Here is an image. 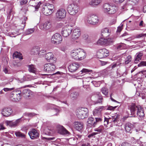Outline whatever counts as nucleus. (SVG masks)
<instances>
[{"label": "nucleus", "instance_id": "obj_1", "mask_svg": "<svg viewBox=\"0 0 146 146\" xmlns=\"http://www.w3.org/2000/svg\"><path fill=\"white\" fill-rule=\"evenodd\" d=\"M71 55L74 59L77 60H81L86 58V53L83 49L79 48L72 51Z\"/></svg>", "mask_w": 146, "mask_h": 146}, {"label": "nucleus", "instance_id": "obj_2", "mask_svg": "<svg viewBox=\"0 0 146 146\" xmlns=\"http://www.w3.org/2000/svg\"><path fill=\"white\" fill-rule=\"evenodd\" d=\"M115 40V38L113 36L106 38H101L98 40L97 44L100 45H109L113 43Z\"/></svg>", "mask_w": 146, "mask_h": 146}, {"label": "nucleus", "instance_id": "obj_3", "mask_svg": "<svg viewBox=\"0 0 146 146\" xmlns=\"http://www.w3.org/2000/svg\"><path fill=\"white\" fill-rule=\"evenodd\" d=\"M84 20L85 22L87 23L93 25L98 24L100 21L98 17L94 14L89 15Z\"/></svg>", "mask_w": 146, "mask_h": 146}, {"label": "nucleus", "instance_id": "obj_4", "mask_svg": "<svg viewBox=\"0 0 146 146\" xmlns=\"http://www.w3.org/2000/svg\"><path fill=\"white\" fill-rule=\"evenodd\" d=\"M54 7L52 4H47L44 6L42 9V13L45 15H51L54 11Z\"/></svg>", "mask_w": 146, "mask_h": 146}, {"label": "nucleus", "instance_id": "obj_5", "mask_svg": "<svg viewBox=\"0 0 146 146\" xmlns=\"http://www.w3.org/2000/svg\"><path fill=\"white\" fill-rule=\"evenodd\" d=\"M88 110L86 108H81L78 110L76 112L78 117L80 119H84L88 115Z\"/></svg>", "mask_w": 146, "mask_h": 146}, {"label": "nucleus", "instance_id": "obj_6", "mask_svg": "<svg viewBox=\"0 0 146 146\" xmlns=\"http://www.w3.org/2000/svg\"><path fill=\"white\" fill-rule=\"evenodd\" d=\"M67 9L70 15H75L79 11V8L77 5L72 4L69 5Z\"/></svg>", "mask_w": 146, "mask_h": 146}, {"label": "nucleus", "instance_id": "obj_7", "mask_svg": "<svg viewBox=\"0 0 146 146\" xmlns=\"http://www.w3.org/2000/svg\"><path fill=\"white\" fill-rule=\"evenodd\" d=\"M62 40V36L60 34L58 33H56L54 35L51 39V43L56 44L60 43Z\"/></svg>", "mask_w": 146, "mask_h": 146}, {"label": "nucleus", "instance_id": "obj_8", "mask_svg": "<svg viewBox=\"0 0 146 146\" xmlns=\"http://www.w3.org/2000/svg\"><path fill=\"white\" fill-rule=\"evenodd\" d=\"M55 14L56 19L60 21L66 17V11L64 9H60L57 10Z\"/></svg>", "mask_w": 146, "mask_h": 146}, {"label": "nucleus", "instance_id": "obj_9", "mask_svg": "<svg viewBox=\"0 0 146 146\" xmlns=\"http://www.w3.org/2000/svg\"><path fill=\"white\" fill-rule=\"evenodd\" d=\"M72 29L73 27L71 25H66L62 29V34L64 37H67L71 34Z\"/></svg>", "mask_w": 146, "mask_h": 146}, {"label": "nucleus", "instance_id": "obj_10", "mask_svg": "<svg viewBox=\"0 0 146 146\" xmlns=\"http://www.w3.org/2000/svg\"><path fill=\"white\" fill-rule=\"evenodd\" d=\"M109 51L106 48L100 49L97 52L98 57L102 58L106 57L109 55Z\"/></svg>", "mask_w": 146, "mask_h": 146}, {"label": "nucleus", "instance_id": "obj_11", "mask_svg": "<svg viewBox=\"0 0 146 146\" xmlns=\"http://www.w3.org/2000/svg\"><path fill=\"white\" fill-rule=\"evenodd\" d=\"M56 68L55 65L53 64L48 63L44 65V70L48 73H51L53 72Z\"/></svg>", "mask_w": 146, "mask_h": 146}, {"label": "nucleus", "instance_id": "obj_12", "mask_svg": "<svg viewBox=\"0 0 146 146\" xmlns=\"http://www.w3.org/2000/svg\"><path fill=\"white\" fill-rule=\"evenodd\" d=\"M92 100L95 104L102 103L103 98L101 94L98 93L97 94L92 96L91 97Z\"/></svg>", "mask_w": 146, "mask_h": 146}, {"label": "nucleus", "instance_id": "obj_13", "mask_svg": "<svg viewBox=\"0 0 146 146\" xmlns=\"http://www.w3.org/2000/svg\"><path fill=\"white\" fill-rule=\"evenodd\" d=\"M45 59L48 61L53 63L56 62V58L54 57V56L52 52L47 53L44 56Z\"/></svg>", "mask_w": 146, "mask_h": 146}, {"label": "nucleus", "instance_id": "obj_14", "mask_svg": "<svg viewBox=\"0 0 146 146\" xmlns=\"http://www.w3.org/2000/svg\"><path fill=\"white\" fill-rule=\"evenodd\" d=\"M28 134L30 138L33 139L38 138L39 136V131L35 129H31L29 132Z\"/></svg>", "mask_w": 146, "mask_h": 146}, {"label": "nucleus", "instance_id": "obj_15", "mask_svg": "<svg viewBox=\"0 0 146 146\" xmlns=\"http://www.w3.org/2000/svg\"><path fill=\"white\" fill-rule=\"evenodd\" d=\"M139 0H129L127 3L123 6V9H131L132 7H130V5L133 6L135 5L138 1Z\"/></svg>", "mask_w": 146, "mask_h": 146}, {"label": "nucleus", "instance_id": "obj_16", "mask_svg": "<svg viewBox=\"0 0 146 146\" xmlns=\"http://www.w3.org/2000/svg\"><path fill=\"white\" fill-rule=\"evenodd\" d=\"M106 109L104 106H102L96 108L93 111V114L94 116L100 117L101 116V112Z\"/></svg>", "mask_w": 146, "mask_h": 146}, {"label": "nucleus", "instance_id": "obj_17", "mask_svg": "<svg viewBox=\"0 0 146 146\" xmlns=\"http://www.w3.org/2000/svg\"><path fill=\"white\" fill-rule=\"evenodd\" d=\"M139 105H136L134 103H132L128 106V109L130 110L131 115L132 117H134L136 114V111L137 110V107Z\"/></svg>", "mask_w": 146, "mask_h": 146}, {"label": "nucleus", "instance_id": "obj_18", "mask_svg": "<svg viewBox=\"0 0 146 146\" xmlns=\"http://www.w3.org/2000/svg\"><path fill=\"white\" fill-rule=\"evenodd\" d=\"M13 112V110L10 107L5 108L2 111V114L4 116L8 117L11 115Z\"/></svg>", "mask_w": 146, "mask_h": 146}, {"label": "nucleus", "instance_id": "obj_19", "mask_svg": "<svg viewBox=\"0 0 146 146\" xmlns=\"http://www.w3.org/2000/svg\"><path fill=\"white\" fill-rule=\"evenodd\" d=\"M79 66V64L78 62H74L69 65V70L71 72H74L77 70Z\"/></svg>", "mask_w": 146, "mask_h": 146}, {"label": "nucleus", "instance_id": "obj_20", "mask_svg": "<svg viewBox=\"0 0 146 146\" xmlns=\"http://www.w3.org/2000/svg\"><path fill=\"white\" fill-rule=\"evenodd\" d=\"M80 30L79 28L77 27L74 29L72 34V38L74 39L78 38L80 35Z\"/></svg>", "mask_w": 146, "mask_h": 146}, {"label": "nucleus", "instance_id": "obj_21", "mask_svg": "<svg viewBox=\"0 0 146 146\" xmlns=\"http://www.w3.org/2000/svg\"><path fill=\"white\" fill-rule=\"evenodd\" d=\"M137 117L141 119L143 118L145 114L143 108L140 106H138L137 107Z\"/></svg>", "mask_w": 146, "mask_h": 146}, {"label": "nucleus", "instance_id": "obj_22", "mask_svg": "<svg viewBox=\"0 0 146 146\" xmlns=\"http://www.w3.org/2000/svg\"><path fill=\"white\" fill-rule=\"evenodd\" d=\"M117 115H115L111 117L108 118V121L109 123H111L112 125H117V120L118 118Z\"/></svg>", "mask_w": 146, "mask_h": 146}, {"label": "nucleus", "instance_id": "obj_23", "mask_svg": "<svg viewBox=\"0 0 146 146\" xmlns=\"http://www.w3.org/2000/svg\"><path fill=\"white\" fill-rule=\"evenodd\" d=\"M51 27V23L49 21H47L44 23L40 25V29L43 30H46L48 29Z\"/></svg>", "mask_w": 146, "mask_h": 146}, {"label": "nucleus", "instance_id": "obj_24", "mask_svg": "<svg viewBox=\"0 0 146 146\" xmlns=\"http://www.w3.org/2000/svg\"><path fill=\"white\" fill-rule=\"evenodd\" d=\"M57 128L58 132L61 134L68 135L70 134V132L62 125H58Z\"/></svg>", "mask_w": 146, "mask_h": 146}, {"label": "nucleus", "instance_id": "obj_25", "mask_svg": "<svg viewBox=\"0 0 146 146\" xmlns=\"http://www.w3.org/2000/svg\"><path fill=\"white\" fill-rule=\"evenodd\" d=\"M21 119H19L15 121H7L6 122V124L11 127H15L17 126L21 121Z\"/></svg>", "mask_w": 146, "mask_h": 146}, {"label": "nucleus", "instance_id": "obj_26", "mask_svg": "<svg viewBox=\"0 0 146 146\" xmlns=\"http://www.w3.org/2000/svg\"><path fill=\"white\" fill-rule=\"evenodd\" d=\"M102 1V0H91L89 4L91 7H96L100 5Z\"/></svg>", "mask_w": 146, "mask_h": 146}, {"label": "nucleus", "instance_id": "obj_27", "mask_svg": "<svg viewBox=\"0 0 146 146\" xmlns=\"http://www.w3.org/2000/svg\"><path fill=\"white\" fill-rule=\"evenodd\" d=\"M74 127L76 130L79 131L83 128V124L80 122L75 121L74 123Z\"/></svg>", "mask_w": 146, "mask_h": 146}, {"label": "nucleus", "instance_id": "obj_28", "mask_svg": "<svg viewBox=\"0 0 146 146\" xmlns=\"http://www.w3.org/2000/svg\"><path fill=\"white\" fill-rule=\"evenodd\" d=\"M101 34L104 37H107V36H109L110 35V33L108 29L106 28L102 29Z\"/></svg>", "mask_w": 146, "mask_h": 146}, {"label": "nucleus", "instance_id": "obj_29", "mask_svg": "<svg viewBox=\"0 0 146 146\" xmlns=\"http://www.w3.org/2000/svg\"><path fill=\"white\" fill-rule=\"evenodd\" d=\"M34 79V77L30 75L25 74L23 78L19 80V81L21 83H22L25 81L31 80Z\"/></svg>", "mask_w": 146, "mask_h": 146}, {"label": "nucleus", "instance_id": "obj_30", "mask_svg": "<svg viewBox=\"0 0 146 146\" xmlns=\"http://www.w3.org/2000/svg\"><path fill=\"white\" fill-rule=\"evenodd\" d=\"M117 11V8L114 6L111 5L107 13L109 14H113L115 13Z\"/></svg>", "mask_w": 146, "mask_h": 146}, {"label": "nucleus", "instance_id": "obj_31", "mask_svg": "<svg viewBox=\"0 0 146 146\" xmlns=\"http://www.w3.org/2000/svg\"><path fill=\"white\" fill-rule=\"evenodd\" d=\"M87 122L88 125L90 126L95 127L96 125V123L95 122V120L93 117H89L87 120Z\"/></svg>", "mask_w": 146, "mask_h": 146}, {"label": "nucleus", "instance_id": "obj_32", "mask_svg": "<svg viewBox=\"0 0 146 146\" xmlns=\"http://www.w3.org/2000/svg\"><path fill=\"white\" fill-rule=\"evenodd\" d=\"M111 5L108 3L104 4L102 9L103 12L105 13H107Z\"/></svg>", "mask_w": 146, "mask_h": 146}, {"label": "nucleus", "instance_id": "obj_33", "mask_svg": "<svg viewBox=\"0 0 146 146\" xmlns=\"http://www.w3.org/2000/svg\"><path fill=\"white\" fill-rule=\"evenodd\" d=\"M39 48L38 46H35L33 48L31 51V54L32 55H38Z\"/></svg>", "mask_w": 146, "mask_h": 146}, {"label": "nucleus", "instance_id": "obj_34", "mask_svg": "<svg viewBox=\"0 0 146 146\" xmlns=\"http://www.w3.org/2000/svg\"><path fill=\"white\" fill-rule=\"evenodd\" d=\"M143 54V53L141 52H140L136 54V56L134 60L135 63H137L138 62L141 60V57Z\"/></svg>", "mask_w": 146, "mask_h": 146}, {"label": "nucleus", "instance_id": "obj_35", "mask_svg": "<svg viewBox=\"0 0 146 146\" xmlns=\"http://www.w3.org/2000/svg\"><path fill=\"white\" fill-rule=\"evenodd\" d=\"M133 127V124L128 123L125 125V128L126 132H129L130 131Z\"/></svg>", "mask_w": 146, "mask_h": 146}, {"label": "nucleus", "instance_id": "obj_36", "mask_svg": "<svg viewBox=\"0 0 146 146\" xmlns=\"http://www.w3.org/2000/svg\"><path fill=\"white\" fill-rule=\"evenodd\" d=\"M28 70L30 72L35 73L36 69L35 66L33 64L29 65L28 66Z\"/></svg>", "mask_w": 146, "mask_h": 146}, {"label": "nucleus", "instance_id": "obj_37", "mask_svg": "<svg viewBox=\"0 0 146 146\" xmlns=\"http://www.w3.org/2000/svg\"><path fill=\"white\" fill-rule=\"evenodd\" d=\"M13 56L14 59L15 58H18L20 60L23 59L21 54L17 52H15L13 53Z\"/></svg>", "mask_w": 146, "mask_h": 146}, {"label": "nucleus", "instance_id": "obj_38", "mask_svg": "<svg viewBox=\"0 0 146 146\" xmlns=\"http://www.w3.org/2000/svg\"><path fill=\"white\" fill-rule=\"evenodd\" d=\"M90 71L89 70L87 69L83 68L79 72L78 74L79 75V76L82 77L85 75L86 73Z\"/></svg>", "mask_w": 146, "mask_h": 146}, {"label": "nucleus", "instance_id": "obj_39", "mask_svg": "<svg viewBox=\"0 0 146 146\" xmlns=\"http://www.w3.org/2000/svg\"><path fill=\"white\" fill-rule=\"evenodd\" d=\"M78 96L79 94L78 92H74L72 93L70 95V96L71 98L74 100L76 99Z\"/></svg>", "mask_w": 146, "mask_h": 146}, {"label": "nucleus", "instance_id": "obj_40", "mask_svg": "<svg viewBox=\"0 0 146 146\" xmlns=\"http://www.w3.org/2000/svg\"><path fill=\"white\" fill-rule=\"evenodd\" d=\"M125 44L121 43L117 45L116 46V49L118 50L122 49L125 47Z\"/></svg>", "mask_w": 146, "mask_h": 146}, {"label": "nucleus", "instance_id": "obj_41", "mask_svg": "<svg viewBox=\"0 0 146 146\" xmlns=\"http://www.w3.org/2000/svg\"><path fill=\"white\" fill-rule=\"evenodd\" d=\"M101 92L104 95L106 96H107L108 94V89L107 88H102L101 89Z\"/></svg>", "mask_w": 146, "mask_h": 146}, {"label": "nucleus", "instance_id": "obj_42", "mask_svg": "<svg viewBox=\"0 0 146 146\" xmlns=\"http://www.w3.org/2000/svg\"><path fill=\"white\" fill-rule=\"evenodd\" d=\"M44 133L47 135H51L52 134V131L48 127L44 129Z\"/></svg>", "mask_w": 146, "mask_h": 146}, {"label": "nucleus", "instance_id": "obj_43", "mask_svg": "<svg viewBox=\"0 0 146 146\" xmlns=\"http://www.w3.org/2000/svg\"><path fill=\"white\" fill-rule=\"evenodd\" d=\"M131 141L132 144H137L138 143H141V142L139 139H136L134 137H131Z\"/></svg>", "mask_w": 146, "mask_h": 146}, {"label": "nucleus", "instance_id": "obj_44", "mask_svg": "<svg viewBox=\"0 0 146 146\" xmlns=\"http://www.w3.org/2000/svg\"><path fill=\"white\" fill-rule=\"evenodd\" d=\"M15 135L17 137H25V135L20 132L15 131Z\"/></svg>", "mask_w": 146, "mask_h": 146}, {"label": "nucleus", "instance_id": "obj_45", "mask_svg": "<svg viewBox=\"0 0 146 146\" xmlns=\"http://www.w3.org/2000/svg\"><path fill=\"white\" fill-rule=\"evenodd\" d=\"M34 28L30 29H27L25 32L26 35H30L33 33L34 31Z\"/></svg>", "mask_w": 146, "mask_h": 146}, {"label": "nucleus", "instance_id": "obj_46", "mask_svg": "<svg viewBox=\"0 0 146 146\" xmlns=\"http://www.w3.org/2000/svg\"><path fill=\"white\" fill-rule=\"evenodd\" d=\"M104 129V127L103 126H100L98 128L94 129V131H97L98 133H100L102 132V131Z\"/></svg>", "mask_w": 146, "mask_h": 146}, {"label": "nucleus", "instance_id": "obj_47", "mask_svg": "<svg viewBox=\"0 0 146 146\" xmlns=\"http://www.w3.org/2000/svg\"><path fill=\"white\" fill-rule=\"evenodd\" d=\"M132 60L131 56H128L126 58L125 60V64H128Z\"/></svg>", "mask_w": 146, "mask_h": 146}, {"label": "nucleus", "instance_id": "obj_48", "mask_svg": "<svg viewBox=\"0 0 146 146\" xmlns=\"http://www.w3.org/2000/svg\"><path fill=\"white\" fill-rule=\"evenodd\" d=\"M29 90L28 89H24L22 91V92L21 93V95L23 96H25L26 94H27V93L28 92V91Z\"/></svg>", "mask_w": 146, "mask_h": 146}, {"label": "nucleus", "instance_id": "obj_49", "mask_svg": "<svg viewBox=\"0 0 146 146\" xmlns=\"http://www.w3.org/2000/svg\"><path fill=\"white\" fill-rule=\"evenodd\" d=\"M15 96H16V100L15 101H19L21 99V93H19L18 94H14Z\"/></svg>", "mask_w": 146, "mask_h": 146}, {"label": "nucleus", "instance_id": "obj_50", "mask_svg": "<svg viewBox=\"0 0 146 146\" xmlns=\"http://www.w3.org/2000/svg\"><path fill=\"white\" fill-rule=\"evenodd\" d=\"M95 122L96 123V125L98 123L100 122L102 120V119L101 118V116L100 117H95Z\"/></svg>", "mask_w": 146, "mask_h": 146}, {"label": "nucleus", "instance_id": "obj_51", "mask_svg": "<svg viewBox=\"0 0 146 146\" xmlns=\"http://www.w3.org/2000/svg\"><path fill=\"white\" fill-rule=\"evenodd\" d=\"M29 5L32 6L34 7L36 5L37 3L35 1V0H31L29 3Z\"/></svg>", "mask_w": 146, "mask_h": 146}, {"label": "nucleus", "instance_id": "obj_52", "mask_svg": "<svg viewBox=\"0 0 146 146\" xmlns=\"http://www.w3.org/2000/svg\"><path fill=\"white\" fill-rule=\"evenodd\" d=\"M46 52V51L45 50H41L39 52L38 55L39 56H42L44 55Z\"/></svg>", "mask_w": 146, "mask_h": 146}, {"label": "nucleus", "instance_id": "obj_53", "mask_svg": "<svg viewBox=\"0 0 146 146\" xmlns=\"http://www.w3.org/2000/svg\"><path fill=\"white\" fill-rule=\"evenodd\" d=\"M62 72H59V71H58L57 72H56V73H55L54 74H51V75H57V77H58V78L60 77V75H61V74H62Z\"/></svg>", "mask_w": 146, "mask_h": 146}, {"label": "nucleus", "instance_id": "obj_54", "mask_svg": "<svg viewBox=\"0 0 146 146\" xmlns=\"http://www.w3.org/2000/svg\"><path fill=\"white\" fill-rule=\"evenodd\" d=\"M33 92L32 91H31L30 90H29L28 91V92L27 93V94H26L25 96L26 98L29 97L31 95H32V94Z\"/></svg>", "mask_w": 146, "mask_h": 146}, {"label": "nucleus", "instance_id": "obj_55", "mask_svg": "<svg viewBox=\"0 0 146 146\" xmlns=\"http://www.w3.org/2000/svg\"><path fill=\"white\" fill-rule=\"evenodd\" d=\"M146 36V33H141L140 34L137 36V38H140L145 37Z\"/></svg>", "mask_w": 146, "mask_h": 146}, {"label": "nucleus", "instance_id": "obj_56", "mask_svg": "<svg viewBox=\"0 0 146 146\" xmlns=\"http://www.w3.org/2000/svg\"><path fill=\"white\" fill-rule=\"evenodd\" d=\"M27 2V0H22L20 2V5H23L25 4Z\"/></svg>", "mask_w": 146, "mask_h": 146}, {"label": "nucleus", "instance_id": "obj_57", "mask_svg": "<svg viewBox=\"0 0 146 146\" xmlns=\"http://www.w3.org/2000/svg\"><path fill=\"white\" fill-rule=\"evenodd\" d=\"M112 68H111L110 66L108 67L105 70V72H106L108 73H109L110 72V71L112 70Z\"/></svg>", "mask_w": 146, "mask_h": 146}, {"label": "nucleus", "instance_id": "obj_58", "mask_svg": "<svg viewBox=\"0 0 146 146\" xmlns=\"http://www.w3.org/2000/svg\"><path fill=\"white\" fill-rule=\"evenodd\" d=\"M125 0H113V1L116 4H118L123 2Z\"/></svg>", "mask_w": 146, "mask_h": 146}, {"label": "nucleus", "instance_id": "obj_59", "mask_svg": "<svg viewBox=\"0 0 146 146\" xmlns=\"http://www.w3.org/2000/svg\"><path fill=\"white\" fill-rule=\"evenodd\" d=\"M139 25L141 27H144L145 26V25L143 21H140L139 23Z\"/></svg>", "mask_w": 146, "mask_h": 146}, {"label": "nucleus", "instance_id": "obj_60", "mask_svg": "<svg viewBox=\"0 0 146 146\" xmlns=\"http://www.w3.org/2000/svg\"><path fill=\"white\" fill-rule=\"evenodd\" d=\"M41 4V3L40 2L38 3L37 5H35V6H34L35 7V9L36 10H37V9H38Z\"/></svg>", "mask_w": 146, "mask_h": 146}, {"label": "nucleus", "instance_id": "obj_61", "mask_svg": "<svg viewBox=\"0 0 146 146\" xmlns=\"http://www.w3.org/2000/svg\"><path fill=\"white\" fill-rule=\"evenodd\" d=\"M14 89V88H3V90L5 92H7L9 91H11Z\"/></svg>", "mask_w": 146, "mask_h": 146}, {"label": "nucleus", "instance_id": "obj_62", "mask_svg": "<svg viewBox=\"0 0 146 146\" xmlns=\"http://www.w3.org/2000/svg\"><path fill=\"white\" fill-rule=\"evenodd\" d=\"M108 118H105L104 119V124L105 125V126H106L109 123V122L108 121Z\"/></svg>", "mask_w": 146, "mask_h": 146}, {"label": "nucleus", "instance_id": "obj_63", "mask_svg": "<svg viewBox=\"0 0 146 146\" xmlns=\"http://www.w3.org/2000/svg\"><path fill=\"white\" fill-rule=\"evenodd\" d=\"M116 106L113 107L112 106H110L108 107L107 109L108 110H113L114 109H115L116 108Z\"/></svg>", "mask_w": 146, "mask_h": 146}, {"label": "nucleus", "instance_id": "obj_64", "mask_svg": "<svg viewBox=\"0 0 146 146\" xmlns=\"http://www.w3.org/2000/svg\"><path fill=\"white\" fill-rule=\"evenodd\" d=\"M130 144L127 143V142H125L123 143H122L121 145V146H130Z\"/></svg>", "mask_w": 146, "mask_h": 146}]
</instances>
